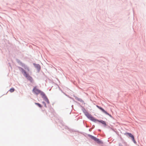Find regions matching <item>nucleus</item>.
Listing matches in <instances>:
<instances>
[{
    "label": "nucleus",
    "instance_id": "nucleus-1",
    "mask_svg": "<svg viewBox=\"0 0 146 146\" xmlns=\"http://www.w3.org/2000/svg\"><path fill=\"white\" fill-rule=\"evenodd\" d=\"M33 92L35 94L38 95L40 94L42 95H44V93L40 90L38 89L36 87H35L33 90Z\"/></svg>",
    "mask_w": 146,
    "mask_h": 146
},
{
    "label": "nucleus",
    "instance_id": "nucleus-2",
    "mask_svg": "<svg viewBox=\"0 0 146 146\" xmlns=\"http://www.w3.org/2000/svg\"><path fill=\"white\" fill-rule=\"evenodd\" d=\"M89 136L92 139H93L94 141L96 142L98 144H102V142L100 139L97 138L96 137H94L91 135H89Z\"/></svg>",
    "mask_w": 146,
    "mask_h": 146
},
{
    "label": "nucleus",
    "instance_id": "nucleus-3",
    "mask_svg": "<svg viewBox=\"0 0 146 146\" xmlns=\"http://www.w3.org/2000/svg\"><path fill=\"white\" fill-rule=\"evenodd\" d=\"M33 64L35 68L36 69L37 72H39L41 69V66L39 64H36L35 63H33Z\"/></svg>",
    "mask_w": 146,
    "mask_h": 146
},
{
    "label": "nucleus",
    "instance_id": "nucleus-4",
    "mask_svg": "<svg viewBox=\"0 0 146 146\" xmlns=\"http://www.w3.org/2000/svg\"><path fill=\"white\" fill-rule=\"evenodd\" d=\"M124 134L127 136H128L129 137H130L132 139L133 142L135 143H136V142L135 140L134 136L131 133H125Z\"/></svg>",
    "mask_w": 146,
    "mask_h": 146
},
{
    "label": "nucleus",
    "instance_id": "nucleus-5",
    "mask_svg": "<svg viewBox=\"0 0 146 146\" xmlns=\"http://www.w3.org/2000/svg\"><path fill=\"white\" fill-rule=\"evenodd\" d=\"M85 115L87 117L91 120L94 121H95V120H96V119L92 117L91 115L89 113H86Z\"/></svg>",
    "mask_w": 146,
    "mask_h": 146
},
{
    "label": "nucleus",
    "instance_id": "nucleus-6",
    "mask_svg": "<svg viewBox=\"0 0 146 146\" xmlns=\"http://www.w3.org/2000/svg\"><path fill=\"white\" fill-rule=\"evenodd\" d=\"M97 107L100 109L104 113L110 116H111V115H110L109 113H107L106 111H105L103 108H102L98 106H96Z\"/></svg>",
    "mask_w": 146,
    "mask_h": 146
},
{
    "label": "nucleus",
    "instance_id": "nucleus-7",
    "mask_svg": "<svg viewBox=\"0 0 146 146\" xmlns=\"http://www.w3.org/2000/svg\"><path fill=\"white\" fill-rule=\"evenodd\" d=\"M22 66L24 67V69L27 71H29V66L26 65L24 63Z\"/></svg>",
    "mask_w": 146,
    "mask_h": 146
},
{
    "label": "nucleus",
    "instance_id": "nucleus-8",
    "mask_svg": "<svg viewBox=\"0 0 146 146\" xmlns=\"http://www.w3.org/2000/svg\"><path fill=\"white\" fill-rule=\"evenodd\" d=\"M24 76L28 80H30L31 82L32 81V78L28 75V74H24Z\"/></svg>",
    "mask_w": 146,
    "mask_h": 146
},
{
    "label": "nucleus",
    "instance_id": "nucleus-9",
    "mask_svg": "<svg viewBox=\"0 0 146 146\" xmlns=\"http://www.w3.org/2000/svg\"><path fill=\"white\" fill-rule=\"evenodd\" d=\"M16 62L17 63L21 66H22L23 64V63L19 59H16Z\"/></svg>",
    "mask_w": 146,
    "mask_h": 146
},
{
    "label": "nucleus",
    "instance_id": "nucleus-10",
    "mask_svg": "<svg viewBox=\"0 0 146 146\" xmlns=\"http://www.w3.org/2000/svg\"><path fill=\"white\" fill-rule=\"evenodd\" d=\"M19 70L22 72V73H27L26 71L23 68L20 67H19Z\"/></svg>",
    "mask_w": 146,
    "mask_h": 146
},
{
    "label": "nucleus",
    "instance_id": "nucleus-11",
    "mask_svg": "<svg viewBox=\"0 0 146 146\" xmlns=\"http://www.w3.org/2000/svg\"><path fill=\"white\" fill-rule=\"evenodd\" d=\"M95 121H97L100 122L101 123H102V124H104L105 125H106V122L103 121H102V120L100 121L98 119H96V120H95Z\"/></svg>",
    "mask_w": 146,
    "mask_h": 146
},
{
    "label": "nucleus",
    "instance_id": "nucleus-12",
    "mask_svg": "<svg viewBox=\"0 0 146 146\" xmlns=\"http://www.w3.org/2000/svg\"><path fill=\"white\" fill-rule=\"evenodd\" d=\"M14 91H15V89L13 88H11L10 89V90H9V92L11 93L14 92Z\"/></svg>",
    "mask_w": 146,
    "mask_h": 146
},
{
    "label": "nucleus",
    "instance_id": "nucleus-13",
    "mask_svg": "<svg viewBox=\"0 0 146 146\" xmlns=\"http://www.w3.org/2000/svg\"><path fill=\"white\" fill-rule=\"evenodd\" d=\"M35 104L36 105H37L40 108H41L42 107L41 105L39 103H35Z\"/></svg>",
    "mask_w": 146,
    "mask_h": 146
},
{
    "label": "nucleus",
    "instance_id": "nucleus-14",
    "mask_svg": "<svg viewBox=\"0 0 146 146\" xmlns=\"http://www.w3.org/2000/svg\"><path fill=\"white\" fill-rule=\"evenodd\" d=\"M45 100L48 104L50 103L49 100L47 98H46L45 99Z\"/></svg>",
    "mask_w": 146,
    "mask_h": 146
},
{
    "label": "nucleus",
    "instance_id": "nucleus-15",
    "mask_svg": "<svg viewBox=\"0 0 146 146\" xmlns=\"http://www.w3.org/2000/svg\"><path fill=\"white\" fill-rule=\"evenodd\" d=\"M42 103L44 105V106L46 107V108L47 107V106H46V103H45V102H42Z\"/></svg>",
    "mask_w": 146,
    "mask_h": 146
},
{
    "label": "nucleus",
    "instance_id": "nucleus-16",
    "mask_svg": "<svg viewBox=\"0 0 146 146\" xmlns=\"http://www.w3.org/2000/svg\"><path fill=\"white\" fill-rule=\"evenodd\" d=\"M8 66H9L11 68V64L10 63H9L8 64Z\"/></svg>",
    "mask_w": 146,
    "mask_h": 146
}]
</instances>
